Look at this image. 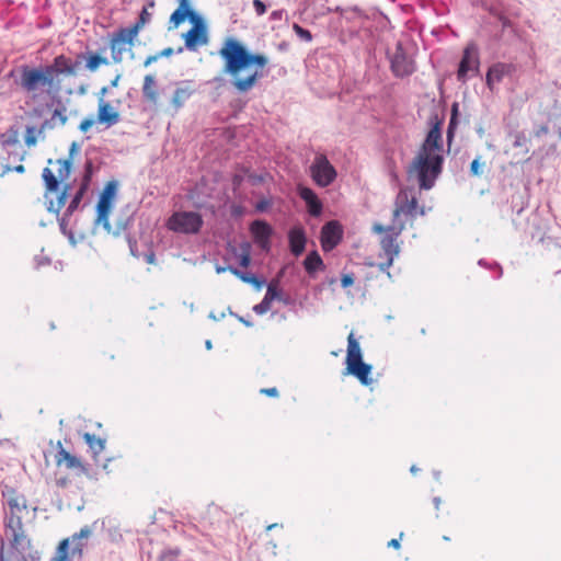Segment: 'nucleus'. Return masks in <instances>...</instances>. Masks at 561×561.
I'll list each match as a JSON object with an SVG mask.
<instances>
[{
    "label": "nucleus",
    "instance_id": "obj_21",
    "mask_svg": "<svg viewBox=\"0 0 561 561\" xmlns=\"http://www.w3.org/2000/svg\"><path fill=\"white\" fill-rule=\"evenodd\" d=\"M288 242L290 251L294 255H300L306 248L307 237L302 227H293L288 231Z\"/></svg>",
    "mask_w": 561,
    "mask_h": 561
},
{
    "label": "nucleus",
    "instance_id": "obj_17",
    "mask_svg": "<svg viewBox=\"0 0 561 561\" xmlns=\"http://www.w3.org/2000/svg\"><path fill=\"white\" fill-rule=\"evenodd\" d=\"M16 145V140L5 135H0V176L11 171V147Z\"/></svg>",
    "mask_w": 561,
    "mask_h": 561
},
{
    "label": "nucleus",
    "instance_id": "obj_57",
    "mask_svg": "<svg viewBox=\"0 0 561 561\" xmlns=\"http://www.w3.org/2000/svg\"><path fill=\"white\" fill-rule=\"evenodd\" d=\"M128 244H129L130 253H131L134 256L138 257V256H139V254H138L137 249H136V247H137V242H136L135 240H131V239L129 238V239H128Z\"/></svg>",
    "mask_w": 561,
    "mask_h": 561
},
{
    "label": "nucleus",
    "instance_id": "obj_40",
    "mask_svg": "<svg viewBox=\"0 0 561 561\" xmlns=\"http://www.w3.org/2000/svg\"><path fill=\"white\" fill-rule=\"evenodd\" d=\"M108 61L106 58H103L96 54L94 55H91L88 60H87V64H85V67L90 70V71H94L99 68L100 65H107Z\"/></svg>",
    "mask_w": 561,
    "mask_h": 561
},
{
    "label": "nucleus",
    "instance_id": "obj_37",
    "mask_svg": "<svg viewBox=\"0 0 561 561\" xmlns=\"http://www.w3.org/2000/svg\"><path fill=\"white\" fill-rule=\"evenodd\" d=\"M181 553L182 551L179 547L167 548L160 552L158 561H178Z\"/></svg>",
    "mask_w": 561,
    "mask_h": 561
},
{
    "label": "nucleus",
    "instance_id": "obj_29",
    "mask_svg": "<svg viewBox=\"0 0 561 561\" xmlns=\"http://www.w3.org/2000/svg\"><path fill=\"white\" fill-rule=\"evenodd\" d=\"M42 178L46 187L45 198L48 197V193L57 192L60 187V179L54 174L49 168H45L42 173Z\"/></svg>",
    "mask_w": 561,
    "mask_h": 561
},
{
    "label": "nucleus",
    "instance_id": "obj_22",
    "mask_svg": "<svg viewBox=\"0 0 561 561\" xmlns=\"http://www.w3.org/2000/svg\"><path fill=\"white\" fill-rule=\"evenodd\" d=\"M142 98L150 105H158L160 93L158 82L153 75H146L144 78Z\"/></svg>",
    "mask_w": 561,
    "mask_h": 561
},
{
    "label": "nucleus",
    "instance_id": "obj_36",
    "mask_svg": "<svg viewBox=\"0 0 561 561\" xmlns=\"http://www.w3.org/2000/svg\"><path fill=\"white\" fill-rule=\"evenodd\" d=\"M510 136L513 138V146L515 148H524L525 153L529 151L527 147L528 138L524 131H511Z\"/></svg>",
    "mask_w": 561,
    "mask_h": 561
},
{
    "label": "nucleus",
    "instance_id": "obj_43",
    "mask_svg": "<svg viewBox=\"0 0 561 561\" xmlns=\"http://www.w3.org/2000/svg\"><path fill=\"white\" fill-rule=\"evenodd\" d=\"M59 164H60V168L58 169V178L64 181L65 179H67L70 174V170H71V161L70 159H66V160H61L59 159L57 161Z\"/></svg>",
    "mask_w": 561,
    "mask_h": 561
},
{
    "label": "nucleus",
    "instance_id": "obj_44",
    "mask_svg": "<svg viewBox=\"0 0 561 561\" xmlns=\"http://www.w3.org/2000/svg\"><path fill=\"white\" fill-rule=\"evenodd\" d=\"M272 302L264 296L262 301L253 307L256 314H264L271 309Z\"/></svg>",
    "mask_w": 561,
    "mask_h": 561
},
{
    "label": "nucleus",
    "instance_id": "obj_50",
    "mask_svg": "<svg viewBox=\"0 0 561 561\" xmlns=\"http://www.w3.org/2000/svg\"><path fill=\"white\" fill-rule=\"evenodd\" d=\"M253 8L259 16H262L266 12V5L262 0H253Z\"/></svg>",
    "mask_w": 561,
    "mask_h": 561
},
{
    "label": "nucleus",
    "instance_id": "obj_27",
    "mask_svg": "<svg viewBox=\"0 0 561 561\" xmlns=\"http://www.w3.org/2000/svg\"><path fill=\"white\" fill-rule=\"evenodd\" d=\"M304 267L309 275H313L318 271L324 270V263L318 251H311L304 260Z\"/></svg>",
    "mask_w": 561,
    "mask_h": 561
},
{
    "label": "nucleus",
    "instance_id": "obj_7",
    "mask_svg": "<svg viewBox=\"0 0 561 561\" xmlns=\"http://www.w3.org/2000/svg\"><path fill=\"white\" fill-rule=\"evenodd\" d=\"M204 220L196 211H175L167 220L170 231L183 234H196L201 231Z\"/></svg>",
    "mask_w": 561,
    "mask_h": 561
},
{
    "label": "nucleus",
    "instance_id": "obj_31",
    "mask_svg": "<svg viewBox=\"0 0 561 561\" xmlns=\"http://www.w3.org/2000/svg\"><path fill=\"white\" fill-rule=\"evenodd\" d=\"M88 190L87 183H81L80 187L77 190L75 195L72 196L69 205L66 208V216H72L73 213L79 208V205Z\"/></svg>",
    "mask_w": 561,
    "mask_h": 561
},
{
    "label": "nucleus",
    "instance_id": "obj_52",
    "mask_svg": "<svg viewBox=\"0 0 561 561\" xmlns=\"http://www.w3.org/2000/svg\"><path fill=\"white\" fill-rule=\"evenodd\" d=\"M271 206V202L268 199H262L256 203L255 209L260 213L266 211Z\"/></svg>",
    "mask_w": 561,
    "mask_h": 561
},
{
    "label": "nucleus",
    "instance_id": "obj_9",
    "mask_svg": "<svg viewBox=\"0 0 561 561\" xmlns=\"http://www.w3.org/2000/svg\"><path fill=\"white\" fill-rule=\"evenodd\" d=\"M479 49L474 43H469L463 51L457 70L458 81L466 83L470 77L479 75Z\"/></svg>",
    "mask_w": 561,
    "mask_h": 561
},
{
    "label": "nucleus",
    "instance_id": "obj_48",
    "mask_svg": "<svg viewBox=\"0 0 561 561\" xmlns=\"http://www.w3.org/2000/svg\"><path fill=\"white\" fill-rule=\"evenodd\" d=\"M25 144L28 147L30 146H34L36 144L35 128L34 127H27L26 128Z\"/></svg>",
    "mask_w": 561,
    "mask_h": 561
},
{
    "label": "nucleus",
    "instance_id": "obj_1",
    "mask_svg": "<svg viewBox=\"0 0 561 561\" xmlns=\"http://www.w3.org/2000/svg\"><path fill=\"white\" fill-rule=\"evenodd\" d=\"M402 215L411 219H414L417 215H425L424 208L419 206L417 199L413 194V188L403 187L398 192L394 198L391 225L387 227L379 222L373 225V232L382 234L380 239L382 253L380 256H385L386 261L378 264L379 271L389 270L394 259L400 253V247L397 240L405 227L404 221L400 218Z\"/></svg>",
    "mask_w": 561,
    "mask_h": 561
},
{
    "label": "nucleus",
    "instance_id": "obj_33",
    "mask_svg": "<svg viewBox=\"0 0 561 561\" xmlns=\"http://www.w3.org/2000/svg\"><path fill=\"white\" fill-rule=\"evenodd\" d=\"M229 271L236 275L237 277H239L242 282L244 283H248V284H252L253 286H255L256 288H261L262 285H263V280L259 279L256 276L254 275H249L248 273H244V272H241L240 270H238L237 267H233V266H229Z\"/></svg>",
    "mask_w": 561,
    "mask_h": 561
},
{
    "label": "nucleus",
    "instance_id": "obj_28",
    "mask_svg": "<svg viewBox=\"0 0 561 561\" xmlns=\"http://www.w3.org/2000/svg\"><path fill=\"white\" fill-rule=\"evenodd\" d=\"M83 439L87 443V445L89 446V449H90L93 458H96L98 456H100V454H102V451L105 448V439L98 437L94 434L84 433Z\"/></svg>",
    "mask_w": 561,
    "mask_h": 561
},
{
    "label": "nucleus",
    "instance_id": "obj_24",
    "mask_svg": "<svg viewBox=\"0 0 561 561\" xmlns=\"http://www.w3.org/2000/svg\"><path fill=\"white\" fill-rule=\"evenodd\" d=\"M364 362L362 350L358 341L355 339L354 333H350L347 336V353H346V368Z\"/></svg>",
    "mask_w": 561,
    "mask_h": 561
},
{
    "label": "nucleus",
    "instance_id": "obj_49",
    "mask_svg": "<svg viewBox=\"0 0 561 561\" xmlns=\"http://www.w3.org/2000/svg\"><path fill=\"white\" fill-rule=\"evenodd\" d=\"M480 160H481V157L478 156L470 164V173L474 176H478L480 175V167H481V163H480Z\"/></svg>",
    "mask_w": 561,
    "mask_h": 561
},
{
    "label": "nucleus",
    "instance_id": "obj_25",
    "mask_svg": "<svg viewBox=\"0 0 561 561\" xmlns=\"http://www.w3.org/2000/svg\"><path fill=\"white\" fill-rule=\"evenodd\" d=\"M346 370L347 374L356 377L363 386H369L373 383V379L370 378L373 367L370 364L362 362L346 368Z\"/></svg>",
    "mask_w": 561,
    "mask_h": 561
},
{
    "label": "nucleus",
    "instance_id": "obj_30",
    "mask_svg": "<svg viewBox=\"0 0 561 561\" xmlns=\"http://www.w3.org/2000/svg\"><path fill=\"white\" fill-rule=\"evenodd\" d=\"M139 33V30L136 26L130 27H121L112 37L115 42L122 43V44H129L133 45L134 38Z\"/></svg>",
    "mask_w": 561,
    "mask_h": 561
},
{
    "label": "nucleus",
    "instance_id": "obj_64",
    "mask_svg": "<svg viewBox=\"0 0 561 561\" xmlns=\"http://www.w3.org/2000/svg\"><path fill=\"white\" fill-rule=\"evenodd\" d=\"M56 484L60 488H65L68 484V480L66 478L58 479Z\"/></svg>",
    "mask_w": 561,
    "mask_h": 561
},
{
    "label": "nucleus",
    "instance_id": "obj_8",
    "mask_svg": "<svg viewBox=\"0 0 561 561\" xmlns=\"http://www.w3.org/2000/svg\"><path fill=\"white\" fill-rule=\"evenodd\" d=\"M309 171L311 179L320 187L331 185L337 176L335 168L323 153L314 157Z\"/></svg>",
    "mask_w": 561,
    "mask_h": 561
},
{
    "label": "nucleus",
    "instance_id": "obj_58",
    "mask_svg": "<svg viewBox=\"0 0 561 561\" xmlns=\"http://www.w3.org/2000/svg\"><path fill=\"white\" fill-rule=\"evenodd\" d=\"M145 259H146L147 263L153 264L156 262V254H154V252L150 251V252L146 253Z\"/></svg>",
    "mask_w": 561,
    "mask_h": 561
},
{
    "label": "nucleus",
    "instance_id": "obj_20",
    "mask_svg": "<svg viewBox=\"0 0 561 561\" xmlns=\"http://www.w3.org/2000/svg\"><path fill=\"white\" fill-rule=\"evenodd\" d=\"M298 194L300 198L307 204L308 211L311 216L317 217L322 213V203L313 190L307 186H299Z\"/></svg>",
    "mask_w": 561,
    "mask_h": 561
},
{
    "label": "nucleus",
    "instance_id": "obj_55",
    "mask_svg": "<svg viewBox=\"0 0 561 561\" xmlns=\"http://www.w3.org/2000/svg\"><path fill=\"white\" fill-rule=\"evenodd\" d=\"M457 107H458V104H457V103H455V104L453 105V115H451L450 123H449V127H448V138H449V139L453 137L451 125H453V123H454V121H455V116H456V114H457Z\"/></svg>",
    "mask_w": 561,
    "mask_h": 561
},
{
    "label": "nucleus",
    "instance_id": "obj_38",
    "mask_svg": "<svg viewBox=\"0 0 561 561\" xmlns=\"http://www.w3.org/2000/svg\"><path fill=\"white\" fill-rule=\"evenodd\" d=\"M70 546V539L66 538L59 542L56 551V556L51 561H66L68 559V551Z\"/></svg>",
    "mask_w": 561,
    "mask_h": 561
},
{
    "label": "nucleus",
    "instance_id": "obj_45",
    "mask_svg": "<svg viewBox=\"0 0 561 561\" xmlns=\"http://www.w3.org/2000/svg\"><path fill=\"white\" fill-rule=\"evenodd\" d=\"M294 31L296 32V34L304 41L306 42H310L312 39V35L310 33V31L301 27L300 25L298 24H294Z\"/></svg>",
    "mask_w": 561,
    "mask_h": 561
},
{
    "label": "nucleus",
    "instance_id": "obj_39",
    "mask_svg": "<svg viewBox=\"0 0 561 561\" xmlns=\"http://www.w3.org/2000/svg\"><path fill=\"white\" fill-rule=\"evenodd\" d=\"M265 297L273 302L274 300H284L283 298V291L275 285L273 282L267 285V289L265 293Z\"/></svg>",
    "mask_w": 561,
    "mask_h": 561
},
{
    "label": "nucleus",
    "instance_id": "obj_23",
    "mask_svg": "<svg viewBox=\"0 0 561 561\" xmlns=\"http://www.w3.org/2000/svg\"><path fill=\"white\" fill-rule=\"evenodd\" d=\"M118 121V112L114 111L108 102L101 99L99 101L98 122L101 124H106L107 126H113L117 124Z\"/></svg>",
    "mask_w": 561,
    "mask_h": 561
},
{
    "label": "nucleus",
    "instance_id": "obj_61",
    "mask_svg": "<svg viewBox=\"0 0 561 561\" xmlns=\"http://www.w3.org/2000/svg\"><path fill=\"white\" fill-rule=\"evenodd\" d=\"M283 18V10H276L271 13V20H280Z\"/></svg>",
    "mask_w": 561,
    "mask_h": 561
},
{
    "label": "nucleus",
    "instance_id": "obj_53",
    "mask_svg": "<svg viewBox=\"0 0 561 561\" xmlns=\"http://www.w3.org/2000/svg\"><path fill=\"white\" fill-rule=\"evenodd\" d=\"M94 124V119L93 118H84L80 125H79V129L81 131H87L92 125Z\"/></svg>",
    "mask_w": 561,
    "mask_h": 561
},
{
    "label": "nucleus",
    "instance_id": "obj_11",
    "mask_svg": "<svg viewBox=\"0 0 561 561\" xmlns=\"http://www.w3.org/2000/svg\"><path fill=\"white\" fill-rule=\"evenodd\" d=\"M7 503L10 508V516L8 517L7 526H13L18 518L22 519L21 514L26 511L27 502L24 495L16 492L14 489H8L3 492Z\"/></svg>",
    "mask_w": 561,
    "mask_h": 561
},
{
    "label": "nucleus",
    "instance_id": "obj_60",
    "mask_svg": "<svg viewBox=\"0 0 561 561\" xmlns=\"http://www.w3.org/2000/svg\"><path fill=\"white\" fill-rule=\"evenodd\" d=\"M158 59H159L158 54L148 56L145 60V66L147 67V66L151 65L152 62L157 61Z\"/></svg>",
    "mask_w": 561,
    "mask_h": 561
},
{
    "label": "nucleus",
    "instance_id": "obj_62",
    "mask_svg": "<svg viewBox=\"0 0 561 561\" xmlns=\"http://www.w3.org/2000/svg\"><path fill=\"white\" fill-rule=\"evenodd\" d=\"M78 150V145L76 142H72L69 149V158L70 161L72 160L73 153Z\"/></svg>",
    "mask_w": 561,
    "mask_h": 561
},
{
    "label": "nucleus",
    "instance_id": "obj_42",
    "mask_svg": "<svg viewBox=\"0 0 561 561\" xmlns=\"http://www.w3.org/2000/svg\"><path fill=\"white\" fill-rule=\"evenodd\" d=\"M478 264L481 267H484V268L495 270L496 274H495L494 277L497 278V279L501 278L502 275H503V270H502L501 265L497 262H489L485 259H480L478 261Z\"/></svg>",
    "mask_w": 561,
    "mask_h": 561
},
{
    "label": "nucleus",
    "instance_id": "obj_4",
    "mask_svg": "<svg viewBox=\"0 0 561 561\" xmlns=\"http://www.w3.org/2000/svg\"><path fill=\"white\" fill-rule=\"evenodd\" d=\"M444 154L416 152L408 168V174H414L421 190L428 191L443 171Z\"/></svg>",
    "mask_w": 561,
    "mask_h": 561
},
{
    "label": "nucleus",
    "instance_id": "obj_19",
    "mask_svg": "<svg viewBox=\"0 0 561 561\" xmlns=\"http://www.w3.org/2000/svg\"><path fill=\"white\" fill-rule=\"evenodd\" d=\"M11 529V546L19 551L22 556L30 548L31 542L25 536L20 518L13 523V526H8Z\"/></svg>",
    "mask_w": 561,
    "mask_h": 561
},
{
    "label": "nucleus",
    "instance_id": "obj_46",
    "mask_svg": "<svg viewBox=\"0 0 561 561\" xmlns=\"http://www.w3.org/2000/svg\"><path fill=\"white\" fill-rule=\"evenodd\" d=\"M93 172V162L92 160H87L84 163V176L82 180V183H87V186H89L91 176Z\"/></svg>",
    "mask_w": 561,
    "mask_h": 561
},
{
    "label": "nucleus",
    "instance_id": "obj_59",
    "mask_svg": "<svg viewBox=\"0 0 561 561\" xmlns=\"http://www.w3.org/2000/svg\"><path fill=\"white\" fill-rule=\"evenodd\" d=\"M173 54V49L171 47H168V48H164L163 50H161L160 53H158L159 55V58L161 57H169Z\"/></svg>",
    "mask_w": 561,
    "mask_h": 561
},
{
    "label": "nucleus",
    "instance_id": "obj_6",
    "mask_svg": "<svg viewBox=\"0 0 561 561\" xmlns=\"http://www.w3.org/2000/svg\"><path fill=\"white\" fill-rule=\"evenodd\" d=\"M409 50L402 42H398L392 51H387L390 70L396 78L410 77L416 70L414 57L408 53Z\"/></svg>",
    "mask_w": 561,
    "mask_h": 561
},
{
    "label": "nucleus",
    "instance_id": "obj_26",
    "mask_svg": "<svg viewBox=\"0 0 561 561\" xmlns=\"http://www.w3.org/2000/svg\"><path fill=\"white\" fill-rule=\"evenodd\" d=\"M91 535V530L88 526L80 529L79 533L73 534L69 539L70 543H72L71 548V556H78L79 558H82L83 550L87 546V543L83 541L88 539V537Z\"/></svg>",
    "mask_w": 561,
    "mask_h": 561
},
{
    "label": "nucleus",
    "instance_id": "obj_12",
    "mask_svg": "<svg viewBox=\"0 0 561 561\" xmlns=\"http://www.w3.org/2000/svg\"><path fill=\"white\" fill-rule=\"evenodd\" d=\"M343 230L341 225L335 221L327 222L321 229L320 242L324 252L332 251L342 240Z\"/></svg>",
    "mask_w": 561,
    "mask_h": 561
},
{
    "label": "nucleus",
    "instance_id": "obj_35",
    "mask_svg": "<svg viewBox=\"0 0 561 561\" xmlns=\"http://www.w3.org/2000/svg\"><path fill=\"white\" fill-rule=\"evenodd\" d=\"M112 59L114 62L119 64L123 60V54L126 51L125 44L111 39L110 44Z\"/></svg>",
    "mask_w": 561,
    "mask_h": 561
},
{
    "label": "nucleus",
    "instance_id": "obj_41",
    "mask_svg": "<svg viewBox=\"0 0 561 561\" xmlns=\"http://www.w3.org/2000/svg\"><path fill=\"white\" fill-rule=\"evenodd\" d=\"M241 253L239 255V263L242 267H248L250 265V262H251V247L248 242L243 243L241 245Z\"/></svg>",
    "mask_w": 561,
    "mask_h": 561
},
{
    "label": "nucleus",
    "instance_id": "obj_18",
    "mask_svg": "<svg viewBox=\"0 0 561 561\" xmlns=\"http://www.w3.org/2000/svg\"><path fill=\"white\" fill-rule=\"evenodd\" d=\"M514 67L511 64L496 62L492 65L485 76L486 85L493 89L495 83H500L505 76L513 72Z\"/></svg>",
    "mask_w": 561,
    "mask_h": 561
},
{
    "label": "nucleus",
    "instance_id": "obj_63",
    "mask_svg": "<svg viewBox=\"0 0 561 561\" xmlns=\"http://www.w3.org/2000/svg\"><path fill=\"white\" fill-rule=\"evenodd\" d=\"M389 547H392L394 549H398L400 547V540L399 539H391L388 543Z\"/></svg>",
    "mask_w": 561,
    "mask_h": 561
},
{
    "label": "nucleus",
    "instance_id": "obj_5",
    "mask_svg": "<svg viewBox=\"0 0 561 561\" xmlns=\"http://www.w3.org/2000/svg\"><path fill=\"white\" fill-rule=\"evenodd\" d=\"M186 19L193 23L194 26L183 35L184 45L186 49L194 51L198 45L207 43L206 28L201 16L190 8L188 1L180 0L179 8L170 16V23L174 26H179Z\"/></svg>",
    "mask_w": 561,
    "mask_h": 561
},
{
    "label": "nucleus",
    "instance_id": "obj_14",
    "mask_svg": "<svg viewBox=\"0 0 561 561\" xmlns=\"http://www.w3.org/2000/svg\"><path fill=\"white\" fill-rule=\"evenodd\" d=\"M55 462L57 467L65 465L67 469L78 470L80 473L88 474L89 466L81 461V459L67 451L61 442L57 443V453L55 455Z\"/></svg>",
    "mask_w": 561,
    "mask_h": 561
},
{
    "label": "nucleus",
    "instance_id": "obj_3",
    "mask_svg": "<svg viewBox=\"0 0 561 561\" xmlns=\"http://www.w3.org/2000/svg\"><path fill=\"white\" fill-rule=\"evenodd\" d=\"M78 62L73 64L70 58L65 55H58L54 58L53 64L44 68L22 67L21 87L33 92L38 87H47L51 89L56 87L54 77L59 75H72L76 71Z\"/></svg>",
    "mask_w": 561,
    "mask_h": 561
},
{
    "label": "nucleus",
    "instance_id": "obj_32",
    "mask_svg": "<svg viewBox=\"0 0 561 561\" xmlns=\"http://www.w3.org/2000/svg\"><path fill=\"white\" fill-rule=\"evenodd\" d=\"M69 190H70V185L66 184L62 188V192L58 195L56 204L53 201H49V203L47 205V210L58 215L60 209L65 206Z\"/></svg>",
    "mask_w": 561,
    "mask_h": 561
},
{
    "label": "nucleus",
    "instance_id": "obj_51",
    "mask_svg": "<svg viewBox=\"0 0 561 561\" xmlns=\"http://www.w3.org/2000/svg\"><path fill=\"white\" fill-rule=\"evenodd\" d=\"M354 284V276L353 274H344L341 278V285L343 288H346Z\"/></svg>",
    "mask_w": 561,
    "mask_h": 561
},
{
    "label": "nucleus",
    "instance_id": "obj_13",
    "mask_svg": "<svg viewBox=\"0 0 561 561\" xmlns=\"http://www.w3.org/2000/svg\"><path fill=\"white\" fill-rule=\"evenodd\" d=\"M417 152L431 154H444L440 123L436 122L428 130Z\"/></svg>",
    "mask_w": 561,
    "mask_h": 561
},
{
    "label": "nucleus",
    "instance_id": "obj_47",
    "mask_svg": "<svg viewBox=\"0 0 561 561\" xmlns=\"http://www.w3.org/2000/svg\"><path fill=\"white\" fill-rule=\"evenodd\" d=\"M58 118L61 125H65L67 122L66 108L64 106L59 108H55L53 113V119Z\"/></svg>",
    "mask_w": 561,
    "mask_h": 561
},
{
    "label": "nucleus",
    "instance_id": "obj_16",
    "mask_svg": "<svg viewBox=\"0 0 561 561\" xmlns=\"http://www.w3.org/2000/svg\"><path fill=\"white\" fill-rule=\"evenodd\" d=\"M250 232L253 236L254 242L264 251L271 249V236L273 229L270 224L264 220H254L250 225Z\"/></svg>",
    "mask_w": 561,
    "mask_h": 561
},
{
    "label": "nucleus",
    "instance_id": "obj_2",
    "mask_svg": "<svg viewBox=\"0 0 561 561\" xmlns=\"http://www.w3.org/2000/svg\"><path fill=\"white\" fill-rule=\"evenodd\" d=\"M219 55L225 61L224 71L232 77L231 83L239 93L250 91L257 79L262 77L257 70L247 73L245 77H240V72L248 70L253 65L264 67L267 64L264 55L249 51L234 38H228L225 42Z\"/></svg>",
    "mask_w": 561,
    "mask_h": 561
},
{
    "label": "nucleus",
    "instance_id": "obj_54",
    "mask_svg": "<svg viewBox=\"0 0 561 561\" xmlns=\"http://www.w3.org/2000/svg\"><path fill=\"white\" fill-rule=\"evenodd\" d=\"M260 392L265 394V396H268V397H277L278 396V390L275 387L263 388V389H261Z\"/></svg>",
    "mask_w": 561,
    "mask_h": 561
},
{
    "label": "nucleus",
    "instance_id": "obj_34",
    "mask_svg": "<svg viewBox=\"0 0 561 561\" xmlns=\"http://www.w3.org/2000/svg\"><path fill=\"white\" fill-rule=\"evenodd\" d=\"M154 7V1L151 0L142 8L140 11L138 20L135 22L134 26H136L139 31L141 27H144L147 23L150 22L152 14L149 12V8Z\"/></svg>",
    "mask_w": 561,
    "mask_h": 561
},
{
    "label": "nucleus",
    "instance_id": "obj_10",
    "mask_svg": "<svg viewBox=\"0 0 561 561\" xmlns=\"http://www.w3.org/2000/svg\"><path fill=\"white\" fill-rule=\"evenodd\" d=\"M116 190L117 184L113 181L108 182L103 188L96 205V222L102 224L106 230L111 229L107 215L112 206V199L116 194Z\"/></svg>",
    "mask_w": 561,
    "mask_h": 561
},
{
    "label": "nucleus",
    "instance_id": "obj_15",
    "mask_svg": "<svg viewBox=\"0 0 561 561\" xmlns=\"http://www.w3.org/2000/svg\"><path fill=\"white\" fill-rule=\"evenodd\" d=\"M195 92L196 87L194 81L182 80L176 82L171 98V106L174 112H179Z\"/></svg>",
    "mask_w": 561,
    "mask_h": 561
},
{
    "label": "nucleus",
    "instance_id": "obj_56",
    "mask_svg": "<svg viewBox=\"0 0 561 561\" xmlns=\"http://www.w3.org/2000/svg\"><path fill=\"white\" fill-rule=\"evenodd\" d=\"M71 216H66V210L64 211V215L58 219V222H59V227L62 231L66 230V227L68 225V221H69V218Z\"/></svg>",
    "mask_w": 561,
    "mask_h": 561
}]
</instances>
